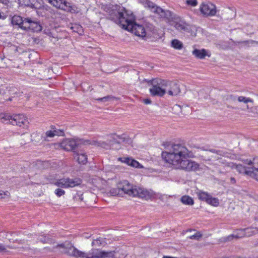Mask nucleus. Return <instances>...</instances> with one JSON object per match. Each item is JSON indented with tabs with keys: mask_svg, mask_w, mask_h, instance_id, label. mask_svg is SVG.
Instances as JSON below:
<instances>
[{
	"mask_svg": "<svg viewBox=\"0 0 258 258\" xmlns=\"http://www.w3.org/2000/svg\"><path fill=\"white\" fill-rule=\"evenodd\" d=\"M103 9L108 13L109 19L122 28L144 39L150 37L148 30L142 25L135 23V17L131 11L118 5L104 6Z\"/></svg>",
	"mask_w": 258,
	"mask_h": 258,
	"instance_id": "1",
	"label": "nucleus"
},
{
	"mask_svg": "<svg viewBox=\"0 0 258 258\" xmlns=\"http://www.w3.org/2000/svg\"><path fill=\"white\" fill-rule=\"evenodd\" d=\"M190 152L181 144L172 145L169 151L162 153V157L174 168L186 172L196 171L199 169L200 165L196 162L189 159Z\"/></svg>",
	"mask_w": 258,
	"mask_h": 258,
	"instance_id": "2",
	"label": "nucleus"
},
{
	"mask_svg": "<svg viewBox=\"0 0 258 258\" xmlns=\"http://www.w3.org/2000/svg\"><path fill=\"white\" fill-rule=\"evenodd\" d=\"M109 194L112 196H122L123 194H126L130 196L138 197L146 199H150L153 196L152 193L148 190L133 185L127 180L119 182L116 188L110 189Z\"/></svg>",
	"mask_w": 258,
	"mask_h": 258,
	"instance_id": "3",
	"label": "nucleus"
},
{
	"mask_svg": "<svg viewBox=\"0 0 258 258\" xmlns=\"http://www.w3.org/2000/svg\"><path fill=\"white\" fill-rule=\"evenodd\" d=\"M56 247L63 248L62 252L76 258H112L114 256L113 251H105L99 249H92L86 253L78 250L72 244H69L67 246L64 244H58Z\"/></svg>",
	"mask_w": 258,
	"mask_h": 258,
	"instance_id": "4",
	"label": "nucleus"
},
{
	"mask_svg": "<svg viewBox=\"0 0 258 258\" xmlns=\"http://www.w3.org/2000/svg\"><path fill=\"white\" fill-rule=\"evenodd\" d=\"M245 165L229 163L228 166L235 169L240 173L248 175L258 181V157L254 158L252 160H244Z\"/></svg>",
	"mask_w": 258,
	"mask_h": 258,
	"instance_id": "5",
	"label": "nucleus"
},
{
	"mask_svg": "<svg viewBox=\"0 0 258 258\" xmlns=\"http://www.w3.org/2000/svg\"><path fill=\"white\" fill-rule=\"evenodd\" d=\"M144 81L151 86L149 91L152 96L163 97L166 94V80L157 78L149 80L145 79Z\"/></svg>",
	"mask_w": 258,
	"mask_h": 258,
	"instance_id": "6",
	"label": "nucleus"
},
{
	"mask_svg": "<svg viewBox=\"0 0 258 258\" xmlns=\"http://www.w3.org/2000/svg\"><path fill=\"white\" fill-rule=\"evenodd\" d=\"M82 183V180L79 178H63L56 180L54 185L61 188H67L78 186Z\"/></svg>",
	"mask_w": 258,
	"mask_h": 258,
	"instance_id": "7",
	"label": "nucleus"
},
{
	"mask_svg": "<svg viewBox=\"0 0 258 258\" xmlns=\"http://www.w3.org/2000/svg\"><path fill=\"white\" fill-rule=\"evenodd\" d=\"M201 14L205 17H213L217 13L216 6L210 2L202 3L200 6Z\"/></svg>",
	"mask_w": 258,
	"mask_h": 258,
	"instance_id": "8",
	"label": "nucleus"
},
{
	"mask_svg": "<svg viewBox=\"0 0 258 258\" xmlns=\"http://www.w3.org/2000/svg\"><path fill=\"white\" fill-rule=\"evenodd\" d=\"M10 123L13 125H18L20 127L27 126L28 121L25 116L23 114H15L13 116H6Z\"/></svg>",
	"mask_w": 258,
	"mask_h": 258,
	"instance_id": "9",
	"label": "nucleus"
},
{
	"mask_svg": "<svg viewBox=\"0 0 258 258\" xmlns=\"http://www.w3.org/2000/svg\"><path fill=\"white\" fill-rule=\"evenodd\" d=\"M81 144V140L67 139L60 144V147L66 151H74L76 147H78Z\"/></svg>",
	"mask_w": 258,
	"mask_h": 258,
	"instance_id": "10",
	"label": "nucleus"
},
{
	"mask_svg": "<svg viewBox=\"0 0 258 258\" xmlns=\"http://www.w3.org/2000/svg\"><path fill=\"white\" fill-rule=\"evenodd\" d=\"M166 93L170 96H176L180 92V90L178 84L173 81L166 80Z\"/></svg>",
	"mask_w": 258,
	"mask_h": 258,
	"instance_id": "11",
	"label": "nucleus"
},
{
	"mask_svg": "<svg viewBox=\"0 0 258 258\" xmlns=\"http://www.w3.org/2000/svg\"><path fill=\"white\" fill-rule=\"evenodd\" d=\"M64 131L62 130L57 129L54 126H51V129L45 132V136L43 138L45 141H49V139L55 136H63Z\"/></svg>",
	"mask_w": 258,
	"mask_h": 258,
	"instance_id": "12",
	"label": "nucleus"
},
{
	"mask_svg": "<svg viewBox=\"0 0 258 258\" xmlns=\"http://www.w3.org/2000/svg\"><path fill=\"white\" fill-rule=\"evenodd\" d=\"M28 18L23 19L20 16L15 15L11 19V23L13 25H18L20 28L23 30H25L24 26H26Z\"/></svg>",
	"mask_w": 258,
	"mask_h": 258,
	"instance_id": "13",
	"label": "nucleus"
},
{
	"mask_svg": "<svg viewBox=\"0 0 258 258\" xmlns=\"http://www.w3.org/2000/svg\"><path fill=\"white\" fill-rule=\"evenodd\" d=\"M28 24L24 26L25 30L31 29L34 31L38 32L41 30V26L36 21L33 20L31 18H28L27 21Z\"/></svg>",
	"mask_w": 258,
	"mask_h": 258,
	"instance_id": "14",
	"label": "nucleus"
},
{
	"mask_svg": "<svg viewBox=\"0 0 258 258\" xmlns=\"http://www.w3.org/2000/svg\"><path fill=\"white\" fill-rule=\"evenodd\" d=\"M118 160L120 161L122 163H126V164L134 167L136 168H143V166L141 165L139 162L135 160V159H133L132 158L129 157H122V158H119Z\"/></svg>",
	"mask_w": 258,
	"mask_h": 258,
	"instance_id": "15",
	"label": "nucleus"
},
{
	"mask_svg": "<svg viewBox=\"0 0 258 258\" xmlns=\"http://www.w3.org/2000/svg\"><path fill=\"white\" fill-rule=\"evenodd\" d=\"M192 54L195 57L199 59H204L206 56H208V57L211 56V53L205 49H195L192 51Z\"/></svg>",
	"mask_w": 258,
	"mask_h": 258,
	"instance_id": "16",
	"label": "nucleus"
},
{
	"mask_svg": "<svg viewBox=\"0 0 258 258\" xmlns=\"http://www.w3.org/2000/svg\"><path fill=\"white\" fill-rule=\"evenodd\" d=\"M240 235L243 236H251L254 234L258 233L257 228H247L239 230Z\"/></svg>",
	"mask_w": 258,
	"mask_h": 258,
	"instance_id": "17",
	"label": "nucleus"
},
{
	"mask_svg": "<svg viewBox=\"0 0 258 258\" xmlns=\"http://www.w3.org/2000/svg\"><path fill=\"white\" fill-rule=\"evenodd\" d=\"M153 12L158 15L160 18H165L170 16V12L169 11H166L157 6Z\"/></svg>",
	"mask_w": 258,
	"mask_h": 258,
	"instance_id": "18",
	"label": "nucleus"
},
{
	"mask_svg": "<svg viewBox=\"0 0 258 258\" xmlns=\"http://www.w3.org/2000/svg\"><path fill=\"white\" fill-rule=\"evenodd\" d=\"M74 152V158L81 164H85L87 162V155L84 153H78Z\"/></svg>",
	"mask_w": 258,
	"mask_h": 258,
	"instance_id": "19",
	"label": "nucleus"
},
{
	"mask_svg": "<svg viewBox=\"0 0 258 258\" xmlns=\"http://www.w3.org/2000/svg\"><path fill=\"white\" fill-rule=\"evenodd\" d=\"M175 28L180 31L188 32L190 29V26L183 22L176 23Z\"/></svg>",
	"mask_w": 258,
	"mask_h": 258,
	"instance_id": "20",
	"label": "nucleus"
},
{
	"mask_svg": "<svg viewBox=\"0 0 258 258\" xmlns=\"http://www.w3.org/2000/svg\"><path fill=\"white\" fill-rule=\"evenodd\" d=\"M197 195L198 197V198L203 201H205L206 203H207V201H208L210 195L208 194L207 192L203 191L202 190H199L197 192Z\"/></svg>",
	"mask_w": 258,
	"mask_h": 258,
	"instance_id": "21",
	"label": "nucleus"
},
{
	"mask_svg": "<svg viewBox=\"0 0 258 258\" xmlns=\"http://www.w3.org/2000/svg\"><path fill=\"white\" fill-rule=\"evenodd\" d=\"M181 202L185 205H192L194 204V200L188 196H183L181 198Z\"/></svg>",
	"mask_w": 258,
	"mask_h": 258,
	"instance_id": "22",
	"label": "nucleus"
},
{
	"mask_svg": "<svg viewBox=\"0 0 258 258\" xmlns=\"http://www.w3.org/2000/svg\"><path fill=\"white\" fill-rule=\"evenodd\" d=\"M71 29L73 30V32L78 33L80 35H81L83 33V29L82 27L78 24H73Z\"/></svg>",
	"mask_w": 258,
	"mask_h": 258,
	"instance_id": "23",
	"label": "nucleus"
},
{
	"mask_svg": "<svg viewBox=\"0 0 258 258\" xmlns=\"http://www.w3.org/2000/svg\"><path fill=\"white\" fill-rule=\"evenodd\" d=\"M171 46L176 49H181L183 47L182 43L177 39H174L171 41Z\"/></svg>",
	"mask_w": 258,
	"mask_h": 258,
	"instance_id": "24",
	"label": "nucleus"
},
{
	"mask_svg": "<svg viewBox=\"0 0 258 258\" xmlns=\"http://www.w3.org/2000/svg\"><path fill=\"white\" fill-rule=\"evenodd\" d=\"M207 203L215 207H217L219 205V200L217 198H213L211 196H210Z\"/></svg>",
	"mask_w": 258,
	"mask_h": 258,
	"instance_id": "25",
	"label": "nucleus"
},
{
	"mask_svg": "<svg viewBox=\"0 0 258 258\" xmlns=\"http://www.w3.org/2000/svg\"><path fill=\"white\" fill-rule=\"evenodd\" d=\"M105 240L103 238L99 237L94 239L92 242V246H100L105 244Z\"/></svg>",
	"mask_w": 258,
	"mask_h": 258,
	"instance_id": "26",
	"label": "nucleus"
},
{
	"mask_svg": "<svg viewBox=\"0 0 258 258\" xmlns=\"http://www.w3.org/2000/svg\"><path fill=\"white\" fill-rule=\"evenodd\" d=\"M145 8H148L151 12H153L157 5L150 1H146L144 3Z\"/></svg>",
	"mask_w": 258,
	"mask_h": 258,
	"instance_id": "27",
	"label": "nucleus"
},
{
	"mask_svg": "<svg viewBox=\"0 0 258 258\" xmlns=\"http://www.w3.org/2000/svg\"><path fill=\"white\" fill-rule=\"evenodd\" d=\"M243 237V235H240L239 232L237 234H231L230 235L224 238V240L225 241H231L233 238H239Z\"/></svg>",
	"mask_w": 258,
	"mask_h": 258,
	"instance_id": "28",
	"label": "nucleus"
},
{
	"mask_svg": "<svg viewBox=\"0 0 258 258\" xmlns=\"http://www.w3.org/2000/svg\"><path fill=\"white\" fill-rule=\"evenodd\" d=\"M237 100L239 102H243L244 103H247L248 102L253 103V101L252 99L250 98H246L244 96H240L238 97Z\"/></svg>",
	"mask_w": 258,
	"mask_h": 258,
	"instance_id": "29",
	"label": "nucleus"
},
{
	"mask_svg": "<svg viewBox=\"0 0 258 258\" xmlns=\"http://www.w3.org/2000/svg\"><path fill=\"white\" fill-rule=\"evenodd\" d=\"M239 44H241L245 46H250L252 45L253 44H258V41H256L252 40H245V41H239L237 42Z\"/></svg>",
	"mask_w": 258,
	"mask_h": 258,
	"instance_id": "30",
	"label": "nucleus"
},
{
	"mask_svg": "<svg viewBox=\"0 0 258 258\" xmlns=\"http://www.w3.org/2000/svg\"><path fill=\"white\" fill-rule=\"evenodd\" d=\"M114 98V97H113L112 96L108 95L105 96L104 97L98 98L97 99V100L99 101L107 102L113 100Z\"/></svg>",
	"mask_w": 258,
	"mask_h": 258,
	"instance_id": "31",
	"label": "nucleus"
},
{
	"mask_svg": "<svg viewBox=\"0 0 258 258\" xmlns=\"http://www.w3.org/2000/svg\"><path fill=\"white\" fill-rule=\"evenodd\" d=\"M210 151L212 152V153H216V154H217L218 155H221V156H227V155H226L227 153L224 152L222 150H216V149H211V150H210Z\"/></svg>",
	"mask_w": 258,
	"mask_h": 258,
	"instance_id": "32",
	"label": "nucleus"
},
{
	"mask_svg": "<svg viewBox=\"0 0 258 258\" xmlns=\"http://www.w3.org/2000/svg\"><path fill=\"white\" fill-rule=\"evenodd\" d=\"M185 4L188 6L195 7L198 5V2L197 0H186Z\"/></svg>",
	"mask_w": 258,
	"mask_h": 258,
	"instance_id": "33",
	"label": "nucleus"
},
{
	"mask_svg": "<svg viewBox=\"0 0 258 258\" xmlns=\"http://www.w3.org/2000/svg\"><path fill=\"white\" fill-rule=\"evenodd\" d=\"M202 235L200 234L199 232H197L195 234L191 235L189 237V238L190 239H196L199 240L200 238H201Z\"/></svg>",
	"mask_w": 258,
	"mask_h": 258,
	"instance_id": "34",
	"label": "nucleus"
},
{
	"mask_svg": "<svg viewBox=\"0 0 258 258\" xmlns=\"http://www.w3.org/2000/svg\"><path fill=\"white\" fill-rule=\"evenodd\" d=\"M226 100L229 102H235L237 99H236V97L234 95L230 94L227 96Z\"/></svg>",
	"mask_w": 258,
	"mask_h": 258,
	"instance_id": "35",
	"label": "nucleus"
},
{
	"mask_svg": "<svg viewBox=\"0 0 258 258\" xmlns=\"http://www.w3.org/2000/svg\"><path fill=\"white\" fill-rule=\"evenodd\" d=\"M54 192L58 197H60L65 194L64 190L60 188L56 189Z\"/></svg>",
	"mask_w": 258,
	"mask_h": 258,
	"instance_id": "36",
	"label": "nucleus"
},
{
	"mask_svg": "<svg viewBox=\"0 0 258 258\" xmlns=\"http://www.w3.org/2000/svg\"><path fill=\"white\" fill-rule=\"evenodd\" d=\"M40 240L43 243H49L51 242V239L47 236H44L40 238Z\"/></svg>",
	"mask_w": 258,
	"mask_h": 258,
	"instance_id": "37",
	"label": "nucleus"
},
{
	"mask_svg": "<svg viewBox=\"0 0 258 258\" xmlns=\"http://www.w3.org/2000/svg\"><path fill=\"white\" fill-rule=\"evenodd\" d=\"M6 251V247L2 243H0V252Z\"/></svg>",
	"mask_w": 258,
	"mask_h": 258,
	"instance_id": "38",
	"label": "nucleus"
},
{
	"mask_svg": "<svg viewBox=\"0 0 258 258\" xmlns=\"http://www.w3.org/2000/svg\"><path fill=\"white\" fill-rule=\"evenodd\" d=\"M144 102L146 104H150L151 103V101L150 99H144Z\"/></svg>",
	"mask_w": 258,
	"mask_h": 258,
	"instance_id": "39",
	"label": "nucleus"
},
{
	"mask_svg": "<svg viewBox=\"0 0 258 258\" xmlns=\"http://www.w3.org/2000/svg\"><path fill=\"white\" fill-rule=\"evenodd\" d=\"M6 194L5 192H4L3 191H0V196H1V198H3V195H6Z\"/></svg>",
	"mask_w": 258,
	"mask_h": 258,
	"instance_id": "40",
	"label": "nucleus"
},
{
	"mask_svg": "<svg viewBox=\"0 0 258 258\" xmlns=\"http://www.w3.org/2000/svg\"><path fill=\"white\" fill-rule=\"evenodd\" d=\"M84 236L86 238H88L89 237H90L91 235H89L88 234H84Z\"/></svg>",
	"mask_w": 258,
	"mask_h": 258,
	"instance_id": "41",
	"label": "nucleus"
},
{
	"mask_svg": "<svg viewBox=\"0 0 258 258\" xmlns=\"http://www.w3.org/2000/svg\"><path fill=\"white\" fill-rule=\"evenodd\" d=\"M82 196H83V195H81L80 196V199L81 201H82V200H83V198H82Z\"/></svg>",
	"mask_w": 258,
	"mask_h": 258,
	"instance_id": "42",
	"label": "nucleus"
},
{
	"mask_svg": "<svg viewBox=\"0 0 258 258\" xmlns=\"http://www.w3.org/2000/svg\"><path fill=\"white\" fill-rule=\"evenodd\" d=\"M231 181H233L234 182H235V179H234V178H231Z\"/></svg>",
	"mask_w": 258,
	"mask_h": 258,
	"instance_id": "43",
	"label": "nucleus"
},
{
	"mask_svg": "<svg viewBox=\"0 0 258 258\" xmlns=\"http://www.w3.org/2000/svg\"><path fill=\"white\" fill-rule=\"evenodd\" d=\"M175 107H176H176L180 108V106H179V105H176L175 106Z\"/></svg>",
	"mask_w": 258,
	"mask_h": 258,
	"instance_id": "44",
	"label": "nucleus"
},
{
	"mask_svg": "<svg viewBox=\"0 0 258 258\" xmlns=\"http://www.w3.org/2000/svg\"><path fill=\"white\" fill-rule=\"evenodd\" d=\"M257 245H258V242L257 243Z\"/></svg>",
	"mask_w": 258,
	"mask_h": 258,
	"instance_id": "45",
	"label": "nucleus"
},
{
	"mask_svg": "<svg viewBox=\"0 0 258 258\" xmlns=\"http://www.w3.org/2000/svg\"><path fill=\"white\" fill-rule=\"evenodd\" d=\"M257 111H258V106H257Z\"/></svg>",
	"mask_w": 258,
	"mask_h": 258,
	"instance_id": "46",
	"label": "nucleus"
}]
</instances>
